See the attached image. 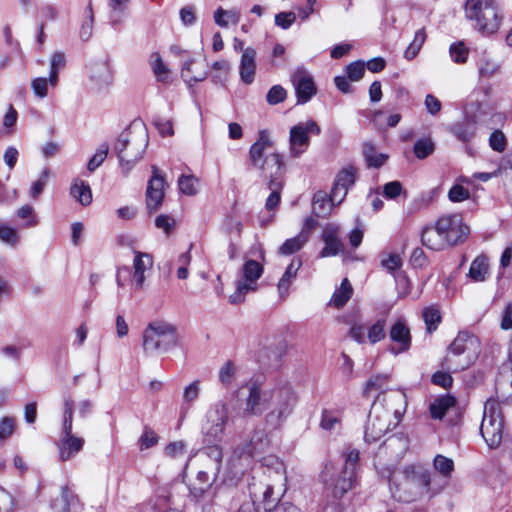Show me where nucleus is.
I'll use <instances>...</instances> for the list:
<instances>
[{"instance_id":"obj_64","label":"nucleus","mask_w":512,"mask_h":512,"mask_svg":"<svg viewBox=\"0 0 512 512\" xmlns=\"http://www.w3.org/2000/svg\"><path fill=\"white\" fill-rule=\"evenodd\" d=\"M500 328L502 330L512 329V302L507 303L501 313Z\"/></svg>"},{"instance_id":"obj_25","label":"nucleus","mask_w":512,"mask_h":512,"mask_svg":"<svg viewBox=\"0 0 512 512\" xmlns=\"http://www.w3.org/2000/svg\"><path fill=\"white\" fill-rule=\"evenodd\" d=\"M421 241L424 246L434 251H441L450 247L436 224L433 227H426L422 231Z\"/></svg>"},{"instance_id":"obj_11","label":"nucleus","mask_w":512,"mask_h":512,"mask_svg":"<svg viewBox=\"0 0 512 512\" xmlns=\"http://www.w3.org/2000/svg\"><path fill=\"white\" fill-rule=\"evenodd\" d=\"M269 391H262L261 383L249 380L237 391L240 398L242 413L246 417L260 416L266 408Z\"/></svg>"},{"instance_id":"obj_4","label":"nucleus","mask_w":512,"mask_h":512,"mask_svg":"<svg viewBox=\"0 0 512 512\" xmlns=\"http://www.w3.org/2000/svg\"><path fill=\"white\" fill-rule=\"evenodd\" d=\"M148 142V132L143 124H133L119 135L114 150L124 174L142 159Z\"/></svg>"},{"instance_id":"obj_47","label":"nucleus","mask_w":512,"mask_h":512,"mask_svg":"<svg viewBox=\"0 0 512 512\" xmlns=\"http://www.w3.org/2000/svg\"><path fill=\"white\" fill-rule=\"evenodd\" d=\"M109 152V146L107 143H102L96 153L90 158L87 163V169L89 172H94L101 164L105 161Z\"/></svg>"},{"instance_id":"obj_8","label":"nucleus","mask_w":512,"mask_h":512,"mask_svg":"<svg viewBox=\"0 0 512 512\" xmlns=\"http://www.w3.org/2000/svg\"><path fill=\"white\" fill-rule=\"evenodd\" d=\"M74 401L70 396L64 399L63 420L60 436L56 442L59 459L63 462L74 458L84 447L85 439L73 434Z\"/></svg>"},{"instance_id":"obj_49","label":"nucleus","mask_w":512,"mask_h":512,"mask_svg":"<svg viewBox=\"0 0 512 512\" xmlns=\"http://www.w3.org/2000/svg\"><path fill=\"white\" fill-rule=\"evenodd\" d=\"M194 65L193 60H187L182 65V77L186 81H194V82H200L203 81L206 76L207 72L202 71L199 73H196V71H193L192 66Z\"/></svg>"},{"instance_id":"obj_53","label":"nucleus","mask_w":512,"mask_h":512,"mask_svg":"<svg viewBox=\"0 0 512 512\" xmlns=\"http://www.w3.org/2000/svg\"><path fill=\"white\" fill-rule=\"evenodd\" d=\"M287 97V91L281 85L272 86L267 95L266 100L270 105H277L283 102Z\"/></svg>"},{"instance_id":"obj_5","label":"nucleus","mask_w":512,"mask_h":512,"mask_svg":"<svg viewBox=\"0 0 512 512\" xmlns=\"http://www.w3.org/2000/svg\"><path fill=\"white\" fill-rule=\"evenodd\" d=\"M296 402L295 393L289 385H279L269 390L264 418L266 428L279 430L291 415Z\"/></svg>"},{"instance_id":"obj_24","label":"nucleus","mask_w":512,"mask_h":512,"mask_svg":"<svg viewBox=\"0 0 512 512\" xmlns=\"http://www.w3.org/2000/svg\"><path fill=\"white\" fill-rule=\"evenodd\" d=\"M347 192H348L347 189L333 184V187H332V190L330 193L329 202L325 201L324 199L322 201H320L319 199L314 198V202H313L314 213L318 217L326 216L330 212L331 206L339 205L344 200V198L347 195Z\"/></svg>"},{"instance_id":"obj_36","label":"nucleus","mask_w":512,"mask_h":512,"mask_svg":"<svg viewBox=\"0 0 512 512\" xmlns=\"http://www.w3.org/2000/svg\"><path fill=\"white\" fill-rule=\"evenodd\" d=\"M250 493L253 497L251 500H262L265 510L270 509L274 502V499H272L273 488L270 485H261L260 487L253 485Z\"/></svg>"},{"instance_id":"obj_41","label":"nucleus","mask_w":512,"mask_h":512,"mask_svg":"<svg viewBox=\"0 0 512 512\" xmlns=\"http://www.w3.org/2000/svg\"><path fill=\"white\" fill-rule=\"evenodd\" d=\"M237 367L232 361L225 362L219 369V382L225 388H230L236 379Z\"/></svg>"},{"instance_id":"obj_48","label":"nucleus","mask_w":512,"mask_h":512,"mask_svg":"<svg viewBox=\"0 0 512 512\" xmlns=\"http://www.w3.org/2000/svg\"><path fill=\"white\" fill-rule=\"evenodd\" d=\"M434 468L443 476L449 477L454 469V462L452 459L443 455H437L433 462Z\"/></svg>"},{"instance_id":"obj_57","label":"nucleus","mask_w":512,"mask_h":512,"mask_svg":"<svg viewBox=\"0 0 512 512\" xmlns=\"http://www.w3.org/2000/svg\"><path fill=\"white\" fill-rule=\"evenodd\" d=\"M449 53L455 63H465L468 49L464 46L463 42H458L450 46Z\"/></svg>"},{"instance_id":"obj_23","label":"nucleus","mask_w":512,"mask_h":512,"mask_svg":"<svg viewBox=\"0 0 512 512\" xmlns=\"http://www.w3.org/2000/svg\"><path fill=\"white\" fill-rule=\"evenodd\" d=\"M256 74V50L252 47H247L240 59L239 75L243 83L249 85L254 81Z\"/></svg>"},{"instance_id":"obj_33","label":"nucleus","mask_w":512,"mask_h":512,"mask_svg":"<svg viewBox=\"0 0 512 512\" xmlns=\"http://www.w3.org/2000/svg\"><path fill=\"white\" fill-rule=\"evenodd\" d=\"M270 445V440L265 431H256L251 437L250 443L247 448V453L250 456H255L264 452Z\"/></svg>"},{"instance_id":"obj_10","label":"nucleus","mask_w":512,"mask_h":512,"mask_svg":"<svg viewBox=\"0 0 512 512\" xmlns=\"http://www.w3.org/2000/svg\"><path fill=\"white\" fill-rule=\"evenodd\" d=\"M480 433L491 449L497 448L502 442L504 433L502 410L499 402L494 399H488L485 402Z\"/></svg>"},{"instance_id":"obj_38","label":"nucleus","mask_w":512,"mask_h":512,"mask_svg":"<svg viewBox=\"0 0 512 512\" xmlns=\"http://www.w3.org/2000/svg\"><path fill=\"white\" fill-rule=\"evenodd\" d=\"M66 64V57L63 52H55L50 61L49 82L51 87H56L58 84V73Z\"/></svg>"},{"instance_id":"obj_13","label":"nucleus","mask_w":512,"mask_h":512,"mask_svg":"<svg viewBox=\"0 0 512 512\" xmlns=\"http://www.w3.org/2000/svg\"><path fill=\"white\" fill-rule=\"evenodd\" d=\"M228 405L224 401L216 402L206 415L204 429L205 441L215 443L223 438L225 427L228 423Z\"/></svg>"},{"instance_id":"obj_58","label":"nucleus","mask_w":512,"mask_h":512,"mask_svg":"<svg viewBox=\"0 0 512 512\" xmlns=\"http://www.w3.org/2000/svg\"><path fill=\"white\" fill-rule=\"evenodd\" d=\"M49 78L38 77L31 81V88L34 94L39 98H45L48 95Z\"/></svg>"},{"instance_id":"obj_21","label":"nucleus","mask_w":512,"mask_h":512,"mask_svg":"<svg viewBox=\"0 0 512 512\" xmlns=\"http://www.w3.org/2000/svg\"><path fill=\"white\" fill-rule=\"evenodd\" d=\"M339 228L335 225H327L322 233V240L325 247L320 251L321 258L336 256L343 251L344 245L338 237Z\"/></svg>"},{"instance_id":"obj_61","label":"nucleus","mask_w":512,"mask_h":512,"mask_svg":"<svg viewBox=\"0 0 512 512\" xmlns=\"http://www.w3.org/2000/svg\"><path fill=\"white\" fill-rule=\"evenodd\" d=\"M478 69L481 77L490 78L497 73L499 66L494 61L483 58L479 63Z\"/></svg>"},{"instance_id":"obj_3","label":"nucleus","mask_w":512,"mask_h":512,"mask_svg":"<svg viewBox=\"0 0 512 512\" xmlns=\"http://www.w3.org/2000/svg\"><path fill=\"white\" fill-rule=\"evenodd\" d=\"M430 472L416 465H408L401 471H394L389 476V488L393 498L402 502H412L430 489Z\"/></svg>"},{"instance_id":"obj_51","label":"nucleus","mask_w":512,"mask_h":512,"mask_svg":"<svg viewBox=\"0 0 512 512\" xmlns=\"http://www.w3.org/2000/svg\"><path fill=\"white\" fill-rule=\"evenodd\" d=\"M86 14V19L83 21L79 31V36L83 41H87L92 35L94 15L91 3L86 8Z\"/></svg>"},{"instance_id":"obj_31","label":"nucleus","mask_w":512,"mask_h":512,"mask_svg":"<svg viewBox=\"0 0 512 512\" xmlns=\"http://www.w3.org/2000/svg\"><path fill=\"white\" fill-rule=\"evenodd\" d=\"M455 398L450 395L438 397L430 404V413L433 419H442L447 410L455 405Z\"/></svg>"},{"instance_id":"obj_19","label":"nucleus","mask_w":512,"mask_h":512,"mask_svg":"<svg viewBox=\"0 0 512 512\" xmlns=\"http://www.w3.org/2000/svg\"><path fill=\"white\" fill-rule=\"evenodd\" d=\"M88 69L89 80L94 90L101 91L112 85L114 76L108 61L92 62Z\"/></svg>"},{"instance_id":"obj_40","label":"nucleus","mask_w":512,"mask_h":512,"mask_svg":"<svg viewBox=\"0 0 512 512\" xmlns=\"http://www.w3.org/2000/svg\"><path fill=\"white\" fill-rule=\"evenodd\" d=\"M386 337V319L379 318L375 323H373L366 335V340L370 344H376L383 340Z\"/></svg>"},{"instance_id":"obj_60","label":"nucleus","mask_w":512,"mask_h":512,"mask_svg":"<svg viewBox=\"0 0 512 512\" xmlns=\"http://www.w3.org/2000/svg\"><path fill=\"white\" fill-rule=\"evenodd\" d=\"M158 442V436L149 427H145L144 431L139 439L140 449L145 450L153 447Z\"/></svg>"},{"instance_id":"obj_59","label":"nucleus","mask_w":512,"mask_h":512,"mask_svg":"<svg viewBox=\"0 0 512 512\" xmlns=\"http://www.w3.org/2000/svg\"><path fill=\"white\" fill-rule=\"evenodd\" d=\"M49 175H50L49 170L45 169V170H43L39 179L32 183V186L30 188V196L33 199H37L38 196L42 193L44 187L46 186V184L48 182Z\"/></svg>"},{"instance_id":"obj_14","label":"nucleus","mask_w":512,"mask_h":512,"mask_svg":"<svg viewBox=\"0 0 512 512\" xmlns=\"http://www.w3.org/2000/svg\"><path fill=\"white\" fill-rule=\"evenodd\" d=\"M334 470L332 464H327L320 477L327 495L336 500L342 498L345 493L353 488L356 482V476L343 474L342 470L335 475Z\"/></svg>"},{"instance_id":"obj_26","label":"nucleus","mask_w":512,"mask_h":512,"mask_svg":"<svg viewBox=\"0 0 512 512\" xmlns=\"http://www.w3.org/2000/svg\"><path fill=\"white\" fill-rule=\"evenodd\" d=\"M489 276V259L486 255L480 254L471 262L467 277L472 282H484Z\"/></svg>"},{"instance_id":"obj_55","label":"nucleus","mask_w":512,"mask_h":512,"mask_svg":"<svg viewBox=\"0 0 512 512\" xmlns=\"http://www.w3.org/2000/svg\"><path fill=\"white\" fill-rule=\"evenodd\" d=\"M490 147L497 152H503L507 146V139L501 130H495L489 138Z\"/></svg>"},{"instance_id":"obj_63","label":"nucleus","mask_w":512,"mask_h":512,"mask_svg":"<svg viewBox=\"0 0 512 512\" xmlns=\"http://www.w3.org/2000/svg\"><path fill=\"white\" fill-rule=\"evenodd\" d=\"M346 72L350 80L358 81L365 73L364 63L361 61H355L347 66Z\"/></svg>"},{"instance_id":"obj_17","label":"nucleus","mask_w":512,"mask_h":512,"mask_svg":"<svg viewBox=\"0 0 512 512\" xmlns=\"http://www.w3.org/2000/svg\"><path fill=\"white\" fill-rule=\"evenodd\" d=\"M291 81L298 104L307 103L317 92L312 75L304 68H297L291 76Z\"/></svg>"},{"instance_id":"obj_37","label":"nucleus","mask_w":512,"mask_h":512,"mask_svg":"<svg viewBox=\"0 0 512 512\" xmlns=\"http://www.w3.org/2000/svg\"><path fill=\"white\" fill-rule=\"evenodd\" d=\"M151 68L157 81L166 83L170 77V70L164 64L159 53L155 52L151 55Z\"/></svg>"},{"instance_id":"obj_9","label":"nucleus","mask_w":512,"mask_h":512,"mask_svg":"<svg viewBox=\"0 0 512 512\" xmlns=\"http://www.w3.org/2000/svg\"><path fill=\"white\" fill-rule=\"evenodd\" d=\"M178 342L176 327L163 320L150 322L143 331V349L146 354L167 352Z\"/></svg>"},{"instance_id":"obj_22","label":"nucleus","mask_w":512,"mask_h":512,"mask_svg":"<svg viewBox=\"0 0 512 512\" xmlns=\"http://www.w3.org/2000/svg\"><path fill=\"white\" fill-rule=\"evenodd\" d=\"M153 266L152 256L148 253L144 252H135V257L133 259V284L136 290H140L143 288L145 282V272L150 270Z\"/></svg>"},{"instance_id":"obj_35","label":"nucleus","mask_w":512,"mask_h":512,"mask_svg":"<svg viewBox=\"0 0 512 512\" xmlns=\"http://www.w3.org/2000/svg\"><path fill=\"white\" fill-rule=\"evenodd\" d=\"M363 154L369 167L379 168L387 160V155L377 153L375 146L371 142H367L363 146Z\"/></svg>"},{"instance_id":"obj_62","label":"nucleus","mask_w":512,"mask_h":512,"mask_svg":"<svg viewBox=\"0 0 512 512\" xmlns=\"http://www.w3.org/2000/svg\"><path fill=\"white\" fill-rule=\"evenodd\" d=\"M388 376L387 375H377L371 379H369L365 386V395H369L374 390H379L384 388L387 385Z\"/></svg>"},{"instance_id":"obj_44","label":"nucleus","mask_w":512,"mask_h":512,"mask_svg":"<svg viewBox=\"0 0 512 512\" xmlns=\"http://www.w3.org/2000/svg\"><path fill=\"white\" fill-rule=\"evenodd\" d=\"M435 150V144L430 138H423L414 144V154L418 159H425Z\"/></svg>"},{"instance_id":"obj_42","label":"nucleus","mask_w":512,"mask_h":512,"mask_svg":"<svg viewBox=\"0 0 512 512\" xmlns=\"http://www.w3.org/2000/svg\"><path fill=\"white\" fill-rule=\"evenodd\" d=\"M214 19L217 25L227 27L229 23L236 25L240 20V14L236 10L218 8L214 13Z\"/></svg>"},{"instance_id":"obj_45","label":"nucleus","mask_w":512,"mask_h":512,"mask_svg":"<svg viewBox=\"0 0 512 512\" xmlns=\"http://www.w3.org/2000/svg\"><path fill=\"white\" fill-rule=\"evenodd\" d=\"M355 172L356 170L353 167H347L342 169L335 178L334 184L349 190V188L355 182Z\"/></svg>"},{"instance_id":"obj_2","label":"nucleus","mask_w":512,"mask_h":512,"mask_svg":"<svg viewBox=\"0 0 512 512\" xmlns=\"http://www.w3.org/2000/svg\"><path fill=\"white\" fill-rule=\"evenodd\" d=\"M407 405L406 395L401 391H391L384 395H378L371 406L364 438L366 442L378 441L391 426L399 421Z\"/></svg>"},{"instance_id":"obj_52","label":"nucleus","mask_w":512,"mask_h":512,"mask_svg":"<svg viewBox=\"0 0 512 512\" xmlns=\"http://www.w3.org/2000/svg\"><path fill=\"white\" fill-rule=\"evenodd\" d=\"M0 240L8 245L15 246L19 241V235L13 227L0 223Z\"/></svg>"},{"instance_id":"obj_50","label":"nucleus","mask_w":512,"mask_h":512,"mask_svg":"<svg viewBox=\"0 0 512 512\" xmlns=\"http://www.w3.org/2000/svg\"><path fill=\"white\" fill-rule=\"evenodd\" d=\"M424 322L426 324L427 331L432 333L437 329L438 324L441 321L439 310L435 308H426L423 312Z\"/></svg>"},{"instance_id":"obj_15","label":"nucleus","mask_w":512,"mask_h":512,"mask_svg":"<svg viewBox=\"0 0 512 512\" xmlns=\"http://www.w3.org/2000/svg\"><path fill=\"white\" fill-rule=\"evenodd\" d=\"M321 128L312 119L291 127L289 133L290 154L294 158L302 155L310 145V135H319Z\"/></svg>"},{"instance_id":"obj_39","label":"nucleus","mask_w":512,"mask_h":512,"mask_svg":"<svg viewBox=\"0 0 512 512\" xmlns=\"http://www.w3.org/2000/svg\"><path fill=\"white\" fill-rule=\"evenodd\" d=\"M61 491V499L59 500V503L56 502L54 504V508L59 507L57 512H70L71 507H74L79 503V499L67 486H63Z\"/></svg>"},{"instance_id":"obj_6","label":"nucleus","mask_w":512,"mask_h":512,"mask_svg":"<svg viewBox=\"0 0 512 512\" xmlns=\"http://www.w3.org/2000/svg\"><path fill=\"white\" fill-rule=\"evenodd\" d=\"M479 352L478 338L466 331L459 332L448 347L442 367L453 373L469 367Z\"/></svg>"},{"instance_id":"obj_20","label":"nucleus","mask_w":512,"mask_h":512,"mask_svg":"<svg viewBox=\"0 0 512 512\" xmlns=\"http://www.w3.org/2000/svg\"><path fill=\"white\" fill-rule=\"evenodd\" d=\"M389 337L391 341L396 343V347H392L390 351L394 354L406 352L411 347V335L408 326L402 321H396L390 328Z\"/></svg>"},{"instance_id":"obj_16","label":"nucleus","mask_w":512,"mask_h":512,"mask_svg":"<svg viewBox=\"0 0 512 512\" xmlns=\"http://www.w3.org/2000/svg\"><path fill=\"white\" fill-rule=\"evenodd\" d=\"M436 225L450 247L463 243L470 233L469 227L463 223L460 214L442 216L436 221Z\"/></svg>"},{"instance_id":"obj_29","label":"nucleus","mask_w":512,"mask_h":512,"mask_svg":"<svg viewBox=\"0 0 512 512\" xmlns=\"http://www.w3.org/2000/svg\"><path fill=\"white\" fill-rule=\"evenodd\" d=\"M309 232L302 229L298 235L293 238L287 239L279 248V253L282 255H291L299 251L308 241Z\"/></svg>"},{"instance_id":"obj_34","label":"nucleus","mask_w":512,"mask_h":512,"mask_svg":"<svg viewBox=\"0 0 512 512\" xmlns=\"http://www.w3.org/2000/svg\"><path fill=\"white\" fill-rule=\"evenodd\" d=\"M302 262L299 259H293L290 265L287 267L284 275L281 277L278 283V290L280 294H284L288 292L289 286L291 284L292 279H294L297 275L299 268L301 267Z\"/></svg>"},{"instance_id":"obj_32","label":"nucleus","mask_w":512,"mask_h":512,"mask_svg":"<svg viewBox=\"0 0 512 512\" xmlns=\"http://www.w3.org/2000/svg\"><path fill=\"white\" fill-rule=\"evenodd\" d=\"M353 293L352 286L347 278H344L340 287L333 293L330 304L336 308L343 307L351 298Z\"/></svg>"},{"instance_id":"obj_46","label":"nucleus","mask_w":512,"mask_h":512,"mask_svg":"<svg viewBox=\"0 0 512 512\" xmlns=\"http://www.w3.org/2000/svg\"><path fill=\"white\" fill-rule=\"evenodd\" d=\"M198 179L193 175H181L178 179L179 190L188 196L197 194Z\"/></svg>"},{"instance_id":"obj_56","label":"nucleus","mask_w":512,"mask_h":512,"mask_svg":"<svg viewBox=\"0 0 512 512\" xmlns=\"http://www.w3.org/2000/svg\"><path fill=\"white\" fill-rule=\"evenodd\" d=\"M448 198L451 202H462L470 198V191L460 184H455L450 188Z\"/></svg>"},{"instance_id":"obj_1","label":"nucleus","mask_w":512,"mask_h":512,"mask_svg":"<svg viewBox=\"0 0 512 512\" xmlns=\"http://www.w3.org/2000/svg\"><path fill=\"white\" fill-rule=\"evenodd\" d=\"M273 147V141L267 131H260L258 139L249 149V160L253 168L261 171L264 177L269 178L268 188L271 190L266 200L268 210L276 208L281 199V190L284 187V174L286 166L283 156L277 152L266 153Z\"/></svg>"},{"instance_id":"obj_30","label":"nucleus","mask_w":512,"mask_h":512,"mask_svg":"<svg viewBox=\"0 0 512 512\" xmlns=\"http://www.w3.org/2000/svg\"><path fill=\"white\" fill-rule=\"evenodd\" d=\"M70 194L83 206L92 202V192L90 186L79 179H76L70 188Z\"/></svg>"},{"instance_id":"obj_54","label":"nucleus","mask_w":512,"mask_h":512,"mask_svg":"<svg viewBox=\"0 0 512 512\" xmlns=\"http://www.w3.org/2000/svg\"><path fill=\"white\" fill-rule=\"evenodd\" d=\"M200 381L195 380L184 388L183 391V402L185 404H191L196 401L200 395Z\"/></svg>"},{"instance_id":"obj_7","label":"nucleus","mask_w":512,"mask_h":512,"mask_svg":"<svg viewBox=\"0 0 512 512\" xmlns=\"http://www.w3.org/2000/svg\"><path fill=\"white\" fill-rule=\"evenodd\" d=\"M465 14L475 21V27L483 34L495 33L501 24V9L496 0H467Z\"/></svg>"},{"instance_id":"obj_43","label":"nucleus","mask_w":512,"mask_h":512,"mask_svg":"<svg viewBox=\"0 0 512 512\" xmlns=\"http://www.w3.org/2000/svg\"><path fill=\"white\" fill-rule=\"evenodd\" d=\"M344 466L342 468L343 474L356 476V468L359 461V451L356 449H348L343 453Z\"/></svg>"},{"instance_id":"obj_12","label":"nucleus","mask_w":512,"mask_h":512,"mask_svg":"<svg viewBox=\"0 0 512 512\" xmlns=\"http://www.w3.org/2000/svg\"><path fill=\"white\" fill-rule=\"evenodd\" d=\"M263 273V266L256 260H246L241 269V278L236 281V290L229 296L231 304L242 303L250 291L256 290V281Z\"/></svg>"},{"instance_id":"obj_27","label":"nucleus","mask_w":512,"mask_h":512,"mask_svg":"<svg viewBox=\"0 0 512 512\" xmlns=\"http://www.w3.org/2000/svg\"><path fill=\"white\" fill-rule=\"evenodd\" d=\"M449 131L461 142H470L476 134V120L467 118L462 122L454 123Z\"/></svg>"},{"instance_id":"obj_18","label":"nucleus","mask_w":512,"mask_h":512,"mask_svg":"<svg viewBox=\"0 0 512 512\" xmlns=\"http://www.w3.org/2000/svg\"><path fill=\"white\" fill-rule=\"evenodd\" d=\"M165 179L156 166H152V177L149 179L146 189V207L149 213L157 211L164 199Z\"/></svg>"},{"instance_id":"obj_28","label":"nucleus","mask_w":512,"mask_h":512,"mask_svg":"<svg viewBox=\"0 0 512 512\" xmlns=\"http://www.w3.org/2000/svg\"><path fill=\"white\" fill-rule=\"evenodd\" d=\"M214 479L211 480L208 471H199L195 481L190 486V494L196 500L203 499L210 491Z\"/></svg>"}]
</instances>
